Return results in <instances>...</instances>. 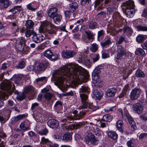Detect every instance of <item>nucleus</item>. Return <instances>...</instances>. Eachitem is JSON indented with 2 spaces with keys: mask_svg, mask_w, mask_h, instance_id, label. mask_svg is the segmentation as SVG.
Listing matches in <instances>:
<instances>
[{
  "mask_svg": "<svg viewBox=\"0 0 147 147\" xmlns=\"http://www.w3.org/2000/svg\"><path fill=\"white\" fill-rule=\"evenodd\" d=\"M88 75L85 69L78 64L69 63L61 68L58 71L56 70V86L58 88H63L65 81L69 83L72 88L76 86L77 83L85 82Z\"/></svg>",
  "mask_w": 147,
  "mask_h": 147,
  "instance_id": "f257e3e1",
  "label": "nucleus"
},
{
  "mask_svg": "<svg viewBox=\"0 0 147 147\" xmlns=\"http://www.w3.org/2000/svg\"><path fill=\"white\" fill-rule=\"evenodd\" d=\"M12 87V82L7 81L3 83L0 84V87L2 89L4 90L2 95L3 99L6 100L8 98L9 95L11 94L15 89L14 86L13 84Z\"/></svg>",
  "mask_w": 147,
  "mask_h": 147,
  "instance_id": "f03ea898",
  "label": "nucleus"
},
{
  "mask_svg": "<svg viewBox=\"0 0 147 147\" xmlns=\"http://www.w3.org/2000/svg\"><path fill=\"white\" fill-rule=\"evenodd\" d=\"M89 90V88L86 86H82L80 88V96L82 103L81 105L79 107V109H84L87 108L88 103L87 102L88 96L87 94L82 93H88Z\"/></svg>",
  "mask_w": 147,
  "mask_h": 147,
  "instance_id": "7ed1b4c3",
  "label": "nucleus"
},
{
  "mask_svg": "<svg viewBox=\"0 0 147 147\" xmlns=\"http://www.w3.org/2000/svg\"><path fill=\"white\" fill-rule=\"evenodd\" d=\"M125 7V13L128 18H131L132 14L135 13L134 7V1L131 0H129L126 1L124 3Z\"/></svg>",
  "mask_w": 147,
  "mask_h": 147,
  "instance_id": "20e7f679",
  "label": "nucleus"
},
{
  "mask_svg": "<svg viewBox=\"0 0 147 147\" xmlns=\"http://www.w3.org/2000/svg\"><path fill=\"white\" fill-rule=\"evenodd\" d=\"M26 40L23 38H19L17 40L16 47L18 50L20 51L24 52L25 53H27L29 50V48L25 46Z\"/></svg>",
  "mask_w": 147,
  "mask_h": 147,
  "instance_id": "39448f33",
  "label": "nucleus"
},
{
  "mask_svg": "<svg viewBox=\"0 0 147 147\" xmlns=\"http://www.w3.org/2000/svg\"><path fill=\"white\" fill-rule=\"evenodd\" d=\"M11 113L10 110L7 109L0 111V121L1 123H5L9 119Z\"/></svg>",
  "mask_w": 147,
  "mask_h": 147,
  "instance_id": "423d86ee",
  "label": "nucleus"
},
{
  "mask_svg": "<svg viewBox=\"0 0 147 147\" xmlns=\"http://www.w3.org/2000/svg\"><path fill=\"white\" fill-rule=\"evenodd\" d=\"M34 25V22L31 20H29L26 21L25 26L26 28L25 34L27 37L31 36V33L33 31V27Z\"/></svg>",
  "mask_w": 147,
  "mask_h": 147,
  "instance_id": "0eeeda50",
  "label": "nucleus"
},
{
  "mask_svg": "<svg viewBox=\"0 0 147 147\" xmlns=\"http://www.w3.org/2000/svg\"><path fill=\"white\" fill-rule=\"evenodd\" d=\"M141 92V91L140 88H134L132 90L129 95L130 98L132 100L137 99L140 96Z\"/></svg>",
  "mask_w": 147,
  "mask_h": 147,
  "instance_id": "6e6552de",
  "label": "nucleus"
},
{
  "mask_svg": "<svg viewBox=\"0 0 147 147\" xmlns=\"http://www.w3.org/2000/svg\"><path fill=\"white\" fill-rule=\"evenodd\" d=\"M49 64L47 61H44L36 64L35 67V70L38 71H43L46 68L49 66Z\"/></svg>",
  "mask_w": 147,
  "mask_h": 147,
  "instance_id": "1a4fd4ad",
  "label": "nucleus"
},
{
  "mask_svg": "<svg viewBox=\"0 0 147 147\" xmlns=\"http://www.w3.org/2000/svg\"><path fill=\"white\" fill-rule=\"evenodd\" d=\"M113 21H114V24L117 26L121 25L123 22L124 19L120 16L118 13H115L113 16Z\"/></svg>",
  "mask_w": 147,
  "mask_h": 147,
  "instance_id": "9d476101",
  "label": "nucleus"
},
{
  "mask_svg": "<svg viewBox=\"0 0 147 147\" xmlns=\"http://www.w3.org/2000/svg\"><path fill=\"white\" fill-rule=\"evenodd\" d=\"M90 125L89 127V130L90 132L93 134L97 136H100L101 135V131L99 129L97 126L94 125H92L90 123Z\"/></svg>",
  "mask_w": 147,
  "mask_h": 147,
  "instance_id": "9b49d317",
  "label": "nucleus"
},
{
  "mask_svg": "<svg viewBox=\"0 0 147 147\" xmlns=\"http://www.w3.org/2000/svg\"><path fill=\"white\" fill-rule=\"evenodd\" d=\"M133 111L136 113L140 114L143 110V106L139 103H137L134 104L132 107Z\"/></svg>",
  "mask_w": 147,
  "mask_h": 147,
  "instance_id": "f8f14e48",
  "label": "nucleus"
},
{
  "mask_svg": "<svg viewBox=\"0 0 147 147\" xmlns=\"http://www.w3.org/2000/svg\"><path fill=\"white\" fill-rule=\"evenodd\" d=\"M76 54V53L73 51L66 50L62 52V55L63 57L68 59L73 57Z\"/></svg>",
  "mask_w": 147,
  "mask_h": 147,
  "instance_id": "ddd939ff",
  "label": "nucleus"
},
{
  "mask_svg": "<svg viewBox=\"0 0 147 147\" xmlns=\"http://www.w3.org/2000/svg\"><path fill=\"white\" fill-rule=\"evenodd\" d=\"M44 26L46 30V31L50 34H53L54 32V29L55 27L51 23H49L48 22H46L44 24Z\"/></svg>",
  "mask_w": 147,
  "mask_h": 147,
  "instance_id": "4468645a",
  "label": "nucleus"
},
{
  "mask_svg": "<svg viewBox=\"0 0 147 147\" xmlns=\"http://www.w3.org/2000/svg\"><path fill=\"white\" fill-rule=\"evenodd\" d=\"M67 0L71 2L67 6L69 10L71 12H74L78 8V3L75 2H72L71 0Z\"/></svg>",
  "mask_w": 147,
  "mask_h": 147,
  "instance_id": "2eb2a0df",
  "label": "nucleus"
},
{
  "mask_svg": "<svg viewBox=\"0 0 147 147\" xmlns=\"http://www.w3.org/2000/svg\"><path fill=\"white\" fill-rule=\"evenodd\" d=\"M33 35L32 40L36 43H39L43 40V36L42 35H37L34 31L31 33Z\"/></svg>",
  "mask_w": 147,
  "mask_h": 147,
  "instance_id": "dca6fc26",
  "label": "nucleus"
},
{
  "mask_svg": "<svg viewBox=\"0 0 147 147\" xmlns=\"http://www.w3.org/2000/svg\"><path fill=\"white\" fill-rule=\"evenodd\" d=\"M44 56L52 61L55 60V56L52 52L49 49H47L44 52Z\"/></svg>",
  "mask_w": 147,
  "mask_h": 147,
  "instance_id": "f3484780",
  "label": "nucleus"
},
{
  "mask_svg": "<svg viewBox=\"0 0 147 147\" xmlns=\"http://www.w3.org/2000/svg\"><path fill=\"white\" fill-rule=\"evenodd\" d=\"M30 125L27 123L25 121L22 122L20 124L19 126L20 129L19 131H22L24 132L30 129Z\"/></svg>",
  "mask_w": 147,
  "mask_h": 147,
  "instance_id": "a211bd4d",
  "label": "nucleus"
},
{
  "mask_svg": "<svg viewBox=\"0 0 147 147\" xmlns=\"http://www.w3.org/2000/svg\"><path fill=\"white\" fill-rule=\"evenodd\" d=\"M117 91L115 88H111L108 89L106 92L105 94L108 97L114 96Z\"/></svg>",
  "mask_w": 147,
  "mask_h": 147,
  "instance_id": "6ab92c4d",
  "label": "nucleus"
},
{
  "mask_svg": "<svg viewBox=\"0 0 147 147\" xmlns=\"http://www.w3.org/2000/svg\"><path fill=\"white\" fill-rule=\"evenodd\" d=\"M86 58L87 56L84 53L80 52L77 55V60L80 63H83Z\"/></svg>",
  "mask_w": 147,
  "mask_h": 147,
  "instance_id": "aec40b11",
  "label": "nucleus"
},
{
  "mask_svg": "<svg viewBox=\"0 0 147 147\" xmlns=\"http://www.w3.org/2000/svg\"><path fill=\"white\" fill-rule=\"evenodd\" d=\"M87 141L88 142H90L93 144L96 145L98 144V140L97 139L94 134H91L86 137Z\"/></svg>",
  "mask_w": 147,
  "mask_h": 147,
  "instance_id": "412c9836",
  "label": "nucleus"
},
{
  "mask_svg": "<svg viewBox=\"0 0 147 147\" xmlns=\"http://www.w3.org/2000/svg\"><path fill=\"white\" fill-rule=\"evenodd\" d=\"M93 94L94 97H95L96 99L100 100L103 95V93L102 92H99L98 90L95 89L93 92Z\"/></svg>",
  "mask_w": 147,
  "mask_h": 147,
  "instance_id": "4be33fe9",
  "label": "nucleus"
},
{
  "mask_svg": "<svg viewBox=\"0 0 147 147\" xmlns=\"http://www.w3.org/2000/svg\"><path fill=\"white\" fill-rule=\"evenodd\" d=\"M48 14L49 16L53 19L55 22L54 18L55 17V8L54 7L50 8L48 10Z\"/></svg>",
  "mask_w": 147,
  "mask_h": 147,
  "instance_id": "5701e85b",
  "label": "nucleus"
},
{
  "mask_svg": "<svg viewBox=\"0 0 147 147\" xmlns=\"http://www.w3.org/2000/svg\"><path fill=\"white\" fill-rule=\"evenodd\" d=\"M9 0H0V8L4 9L7 7L9 5Z\"/></svg>",
  "mask_w": 147,
  "mask_h": 147,
  "instance_id": "b1692460",
  "label": "nucleus"
},
{
  "mask_svg": "<svg viewBox=\"0 0 147 147\" xmlns=\"http://www.w3.org/2000/svg\"><path fill=\"white\" fill-rule=\"evenodd\" d=\"M125 117L127 119L131 127L135 129L136 127V126L135 123L133 120L132 118L128 114H126Z\"/></svg>",
  "mask_w": 147,
  "mask_h": 147,
  "instance_id": "393cba45",
  "label": "nucleus"
},
{
  "mask_svg": "<svg viewBox=\"0 0 147 147\" xmlns=\"http://www.w3.org/2000/svg\"><path fill=\"white\" fill-rule=\"evenodd\" d=\"M25 117V115L24 114L18 115L16 117L12 118L11 119V122L12 123H15L18 121L23 119Z\"/></svg>",
  "mask_w": 147,
  "mask_h": 147,
  "instance_id": "a878e982",
  "label": "nucleus"
},
{
  "mask_svg": "<svg viewBox=\"0 0 147 147\" xmlns=\"http://www.w3.org/2000/svg\"><path fill=\"white\" fill-rule=\"evenodd\" d=\"M117 53L120 54H121L124 55H126V50L124 47L121 45H119L117 46Z\"/></svg>",
  "mask_w": 147,
  "mask_h": 147,
  "instance_id": "bb28decb",
  "label": "nucleus"
},
{
  "mask_svg": "<svg viewBox=\"0 0 147 147\" xmlns=\"http://www.w3.org/2000/svg\"><path fill=\"white\" fill-rule=\"evenodd\" d=\"M108 38L105 42H100V45L102 48L105 47L106 46H109V45L112 44L111 38L108 36Z\"/></svg>",
  "mask_w": 147,
  "mask_h": 147,
  "instance_id": "cd10ccee",
  "label": "nucleus"
},
{
  "mask_svg": "<svg viewBox=\"0 0 147 147\" xmlns=\"http://www.w3.org/2000/svg\"><path fill=\"white\" fill-rule=\"evenodd\" d=\"M72 135L69 133H66L63 136V140L65 142H68L72 140Z\"/></svg>",
  "mask_w": 147,
  "mask_h": 147,
  "instance_id": "c85d7f7f",
  "label": "nucleus"
},
{
  "mask_svg": "<svg viewBox=\"0 0 147 147\" xmlns=\"http://www.w3.org/2000/svg\"><path fill=\"white\" fill-rule=\"evenodd\" d=\"M100 76L98 74H97L94 73L93 74L92 76V78L94 81V83L97 84V85L99 86H100V84L99 85V78Z\"/></svg>",
  "mask_w": 147,
  "mask_h": 147,
  "instance_id": "c756f323",
  "label": "nucleus"
},
{
  "mask_svg": "<svg viewBox=\"0 0 147 147\" xmlns=\"http://www.w3.org/2000/svg\"><path fill=\"white\" fill-rule=\"evenodd\" d=\"M136 55H140L141 56H144L145 55V53L144 51L142 49L138 48L135 51Z\"/></svg>",
  "mask_w": 147,
  "mask_h": 147,
  "instance_id": "7c9ffc66",
  "label": "nucleus"
},
{
  "mask_svg": "<svg viewBox=\"0 0 147 147\" xmlns=\"http://www.w3.org/2000/svg\"><path fill=\"white\" fill-rule=\"evenodd\" d=\"M108 136L110 138L115 140L117 138L118 135L115 131H110L108 133Z\"/></svg>",
  "mask_w": 147,
  "mask_h": 147,
  "instance_id": "2f4dec72",
  "label": "nucleus"
},
{
  "mask_svg": "<svg viewBox=\"0 0 147 147\" xmlns=\"http://www.w3.org/2000/svg\"><path fill=\"white\" fill-rule=\"evenodd\" d=\"M34 88L33 87L29 86L26 87L25 89L24 92L26 93H28L31 95H33L34 93Z\"/></svg>",
  "mask_w": 147,
  "mask_h": 147,
  "instance_id": "473e14b6",
  "label": "nucleus"
},
{
  "mask_svg": "<svg viewBox=\"0 0 147 147\" xmlns=\"http://www.w3.org/2000/svg\"><path fill=\"white\" fill-rule=\"evenodd\" d=\"M112 119L113 116L112 115L106 114L103 116L102 120L103 121L110 122L112 121Z\"/></svg>",
  "mask_w": 147,
  "mask_h": 147,
  "instance_id": "72a5a7b5",
  "label": "nucleus"
},
{
  "mask_svg": "<svg viewBox=\"0 0 147 147\" xmlns=\"http://www.w3.org/2000/svg\"><path fill=\"white\" fill-rule=\"evenodd\" d=\"M123 125V121L121 120H119L117 122L116 126L117 129L120 131H122V127Z\"/></svg>",
  "mask_w": 147,
  "mask_h": 147,
  "instance_id": "f704fd0d",
  "label": "nucleus"
},
{
  "mask_svg": "<svg viewBox=\"0 0 147 147\" xmlns=\"http://www.w3.org/2000/svg\"><path fill=\"white\" fill-rule=\"evenodd\" d=\"M22 9L21 6H16L12 8L10 10V11L13 14H15L18 12H19Z\"/></svg>",
  "mask_w": 147,
  "mask_h": 147,
  "instance_id": "c9c22d12",
  "label": "nucleus"
},
{
  "mask_svg": "<svg viewBox=\"0 0 147 147\" xmlns=\"http://www.w3.org/2000/svg\"><path fill=\"white\" fill-rule=\"evenodd\" d=\"M88 26L90 29H94L97 28L98 24L97 22L92 21L89 22Z\"/></svg>",
  "mask_w": 147,
  "mask_h": 147,
  "instance_id": "e433bc0d",
  "label": "nucleus"
},
{
  "mask_svg": "<svg viewBox=\"0 0 147 147\" xmlns=\"http://www.w3.org/2000/svg\"><path fill=\"white\" fill-rule=\"evenodd\" d=\"M132 32V30L128 27H126L124 28L123 33L127 35L130 36Z\"/></svg>",
  "mask_w": 147,
  "mask_h": 147,
  "instance_id": "4c0bfd02",
  "label": "nucleus"
},
{
  "mask_svg": "<svg viewBox=\"0 0 147 147\" xmlns=\"http://www.w3.org/2000/svg\"><path fill=\"white\" fill-rule=\"evenodd\" d=\"M91 0H82L81 4L82 6L88 7L91 4Z\"/></svg>",
  "mask_w": 147,
  "mask_h": 147,
  "instance_id": "58836bf2",
  "label": "nucleus"
},
{
  "mask_svg": "<svg viewBox=\"0 0 147 147\" xmlns=\"http://www.w3.org/2000/svg\"><path fill=\"white\" fill-rule=\"evenodd\" d=\"M47 124L51 128H54L55 127V120L54 119L49 120L47 122Z\"/></svg>",
  "mask_w": 147,
  "mask_h": 147,
  "instance_id": "ea45409f",
  "label": "nucleus"
},
{
  "mask_svg": "<svg viewBox=\"0 0 147 147\" xmlns=\"http://www.w3.org/2000/svg\"><path fill=\"white\" fill-rule=\"evenodd\" d=\"M98 45L96 43H93L91 45L90 49V50L92 52H96L98 49Z\"/></svg>",
  "mask_w": 147,
  "mask_h": 147,
  "instance_id": "a19ab883",
  "label": "nucleus"
},
{
  "mask_svg": "<svg viewBox=\"0 0 147 147\" xmlns=\"http://www.w3.org/2000/svg\"><path fill=\"white\" fill-rule=\"evenodd\" d=\"M136 75L138 77L143 78L145 76V74L140 69H138L136 71Z\"/></svg>",
  "mask_w": 147,
  "mask_h": 147,
  "instance_id": "79ce46f5",
  "label": "nucleus"
},
{
  "mask_svg": "<svg viewBox=\"0 0 147 147\" xmlns=\"http://www.w3.org/2000/svg\"><path fill=\"white\" fill-rule=\"evenodd\" d=\"M124 55L121 54L117 53V55L116 57H115V60L116 62L119 64L120 61L123 59V56Z\"/></svg>",
  "mask_w": 147,
  "mask_h": 147,
  "instance_id": "37998d69",
  "label": "nucleus"
},
{
  "mask_svg": "<svg viewBox=\"0 0 147 147\" xmlns=\"http://www.w3.org/2000/svg\"><path fill=\"white\" fill-rule=\"evenodd\" d=\"M145 40V37L142 34H139L136 38L137 41L138 42H141Z\"/></svg>",
  "mask_w": 147,
  "mask_h": 147,
  "instance_id": "c03bdc74",
  "label": "nucleus"
},
{
  "mask_svg": "<svg viewBox=\"0 0 147 147\" xmlns=\"http://www.w3.org/2000/svg\"><path fill=\"white\" fill-rule=\"evenodd\" d=\"M62 19V16L59 13L56 14V24L59 23Z\"/></svg>",
  "mask_w": 147,
  "mask_h": 147,
  "instance_id": "a18cd8bd",
  "label": "nucleus"
},
{
  "mask_svg": "<svg viewBox=\"0 0 147 147\" xmlns=\"http://www.w3.org/2000/svg\"><path fill=\"white\" fill-rule=\"evenodd\" d=\"M122 71V72L124 73V80H125L126 78L128 77L130 73L128 72V69L126 68L124 69Z\"/></svg>",
  "mask_w": 147,
  "mask_h": 147,
  "instance_id": "49530a36",
  "label": "nucleus"
},
{
  "mask_svg": "<svg viewBox=\"0 0 147 147\" xmlns=\"http://www.w3.org/2000/svg\"><path fill=\"white\" fill-rule=\"evenodd\" d=\"M82 63L88 68H89L92 64V63L89 59H86Z\"/></svg>",
  "mask_w": 147,
  "mask_h": 147,
  "instance_id": "de8ad7c7",
  "label": "nucleus"
},
{
  "mask_svg": "<svg viewBox=\"0 0 147 147\" xmlns=\"http://www.w3.org/2000/svg\"><path fill=\"white\" fill-rule=\"evenodd\" d=\"M87 107H88L90 109H92L93 111H94L97 109H98L99 108V107L98 106H95L93 105L92 104L89 103H88V106Z\"/></svg>",
  "mask_w": 147,
  "mask_h": 147,
  "instance_id": "09e8293b",
  "label": "nucleus"
},
{
  "mask_svg": "<svg viewBox=\"0 0 147 147\" xmlns=\"http://www.w3.org/2000/svg\"><path fill=\"white\" fill-rule=\"evenodd\" d=\"M16 97L18 100H22L25 98L26 95L22 93L17 95Z\"/></svg>",
  "mask_w": 147,
  "mask_h": 147,
  "instance_id": "8fccbe9b",
  "label": "nucleus"
},
{
  "mask_svg": "<svg viewBox=\"0 0 147 147\" xmlns=\"http://www.w3.org/2000/svg\"><path fill=\"white\" fill-rule=\"evenodd\" d=\"M137 28L138 31H147V26H137Z\"/></svg>",
  "mask_w": 147,
  "mask_h": 147,
  "instance_id": "3c124183",
  "label": "nucleus"
},
{
  "mask_svg": "<svg viewBox=\"0 0 147 147\" xmlns=\"http://www.w3.org/2000/svg\"><path fill=\"white\" fill-rule=\"evenodd\" d=\"M87 121H85L79 123H77L75 125H74V127L76 129L80 128L83 125H84L85 124L87 123Z\"/></svg>",
  "mask_w": 147,
  "mask_h": 147,
  "instance_id": "603ef678",
  "label": "nucleus"
},
{
  "mask_svg": "<svg viewBox=\"0 0 147 147\" xmlns=\"http://www.w3.org/2000/svg\"><path fill=\"white\" fill-rule=\"evenodd\" d=\"M71 13V11H70L69 10V11H65L64 12V13L65 16L66 17L68 18H70L71 17L72 15V16H73L74 15V13Z\"/></svg>",
  "mask_w": 147,
  "mask_h": 147,
  "instance_id": "864d4df0",
  "label": "nucleus"
},
{
  "mask_svg": "<svg viewBox=\"0 0 147 147\" xmlns=\"http://www.w3.org/2000/svg\"><path fill=\"white\" fill-rule=\"evenodd\" d=\"M45 98L48 100H49L51 99L52 95L49 92L46 93L44 95Z\"/></svg>",
  "mask_w": 147,
  "mask_h": 147,
  "instance_id": "5fc2aeb1",
  "label": "nucleus"
},
{
  "mask_svg": "<svg viewBox=\"0 0 147 147\" xmlns=\"http://www.w3.org/2000/svg\"><path fill=\"white\" fill-rule=\"evenodd\" d=\"M102 69V68L101 66H98L95 69L94 73L99 75L101 73V70Z\"/></svg>",
  "mask_w": 147,
  "mask_h": 147,
  "instance_id": "6e6d98bb",
  "label": "nucleus"
},
{
  "mask_svg": "<svg viewBox=\"0 0 147 147\" xmlns=\"http://www.w3.org/2000/svg\"><path fill=\"white\" fill-rule=\"evenodd\" d=\"M105 34V31L103 30H101L99 31L98 32L97 34V38L99 39L102 36H103Z\"/></svg>",
  "mask_w": 147,
  "mask_h": 147,
  "instance_id": "4d7b16f0",
  "label": "nucleus"
},
{
  "mask_svg": "<svg viewBox=\"0 0 147 147\" xmlns=\"http://www.w3.org/2000/svg\"><path fill=\"white\" fill-rule=\"evenodd\" d=\"M25 66V63L24 61H20L19 62L16 66L17 68L22 69Z\"/></svg>",
  "mask_w": 147,
  "mask_h": 147,
  "instance_id": "13d9d810",
  "label": "nucleus"
},
{
  "mask_svg": "<svg viewBox=\"0 0 147 147\" xmlns=\"http://www.w3.org/2000/svg\"><path fill=\"white\" fill-rule=\"evenodd\" d=\"M48 132V131L46 129H45L43 130H41L38 131V134L41 135H46Z\"/></svg>",
  "mask_w": 147,
  "mask_h": 147,
  "instance_id": "bf43d9fd",
  "label": "nucleus"
},
{
  "mask_svg": "<svg viewBox=\"0 0 147 147\" xmlns=\"http://www.w3.org/2000/svg\"><path fill=\"white\" fill-rule=\"evenodd\" d=\"M85 33L87 35L88 39H90L92 38L93 34L92 32H91L90 31H86Z\"/></svg>",
  "mask_w": 147,
  "mask_h": 147,
  "instance_id": "052dcab7",
  "label": "nucleus"
},
{
  "mask_svg": "<svg viewBox=\"0 0 147 147\" xmlns=\"http://www.w3.org/2000/svg\"><path fill=\"white\" fill-rule=\"evenodd\" d=\"M115 7H109L107 8V14H110L112 13L115 10Z\"/></svg>",
  "mask_w": 147,
  "mask_h": 147,
  "instance_id": "680f3d73",
  "label": "nucleus"
},
{
  "mask_svg": "<svg viewBox=\"0 0 147 147\" xmlns=\"http://www.w3.org/2000/svg\"><path fill=\"white\" fill-rule=\"evenodd\" d=\"M56 30H59L61 31L67 32L65 29V26H56Z\"/></svg>",
  "mask_w": 147,
  "mask_h": 147,
  "instance_id": "e2e57ef3",
  "label": "nucleus"
},
{
  "mask_svg": "<svg viewBox=\"0 0 147 147\" xmlns=\"http://www.w3.org/2000/svg\"><path fill=\"white\" fill-rule=\"evenodd\" d=\"M21 79V78L20 76H15L14 82L16 84H18Z\"/></svg>",
  "mask_w": 147,
  "mask_h": 147,
  "instance_id": "0e129e2a",
  "label": "nucleus"
},
{
  "mask_svg": "<svg viewBox=\"0 0 147 147\" xmlns=\"http://www.w3.org/2000/svg\"><path fill=\"white\" fill-rule=\"evenodd\" d=\"M99 59V55L98 54H95L94 57H93L92 59L94 63H95Z\"/></svg>",
  "mask_w": 147,
  "mask_h": 147,
  "instance_id": "69168bd1",
  "label": "nucleus"
},
{
  "mask_svg": "<svg viewBox=\"0 0 147 147\" xmlns=\"http://www.w3.org/2000/svg\"><path fill=\"white\" fill-rule=\"evenodd\" d=\"M49 142V140L47 138H45V137H42L41 138V143L42 144H46L48 143Z\"/></svg>",
  "mask_w": 147,
  "mask_h": 147,
  "instance_id": "338daca9",
  "label": "nucleus"
},
{
  "mask_svg": "<svg viewBox=\"0 0 147 147\" xmlns=\"http://www.w3.org/2000/svg\"><path fill=\"white\" fill-rule=\"evenodd\" d=\"M147 137V133H144L141 134L139 136V138L140 139H142L144 138H146Z\"/></svg>",
  "mask_w": 147,
  "mask_h": 147,
  "instance_id": "774afa93",
  "label": "nucleus"
}]
</instances>
